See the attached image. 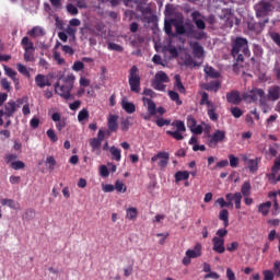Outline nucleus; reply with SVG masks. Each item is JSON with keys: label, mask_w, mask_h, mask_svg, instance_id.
<instances>
[{"label": "nucleus", "mask_w": 280, "mask_h": 280, "mask_svg": "<svg viewBox=\"0 0 280 280\" xmlns=\"http://www.w3.org/2000/svg\"><path fill=\"white\" fill-rule=\"evenodd\" d=\"M231 56L234 58V71L244 65V58H250V48H248V39L244 37H235L231 42Z\"/></svg>", "instance_id": "f257e3e1"}, {"label": "nucleus", "mask_w": 280, "mask_h": 280, "mask_svg": "<svg viewBox=\"0 0 280 280\" xmlns=\"http://www.w3.org/2000/svg\"><path fill=\"white\" fill-rule=\"evenodd\" d=\"M277 5H279L278 0H261L255 5L257 19L268 16V14H270V12H272Z\"/></svg>", "instance_id": "f03ea898"}, {"label": "nucleus", "mask_w": 280, "mask_h": 280, "mask_svg": "<svg viewBox=\"0 0 280 280\" xmlns=\"http://www.w3.org/2000/svg\"><path fill=\"white\" fill-rule=\"evenodd\" d=\"M172 25H174L176 34H178V36L185 35V23L183 22V20L171 19L164 22V32L171 38H176V34L172 32Z\"/></svg>", "instance_id": "7ed1b4c3"}, {"label": "nucleus", "mask_w": 280, "mask_h": 280, "mask_svg": "<svg viewBox=\"0 0 280 280\" xmlns=\"http://www.w3.org/2000/svg\"><path fill=\"white\" fill-rule=\"evenodd\" d=\"M205 105L208 106L207 113L209 119H211V121H218L219 116L218 113H215L218 110V105L209 101V94L207 92L201 93L200 106Z\"/></svg>", "instance_id": "20e7f679"}, {"label": "nucleus", "mask_w": 280, "mask_h": 280, "mask_svg": "<svg viewBox=\"0 0 280 280\" xmlns=\"http://www.w3.org/2000/svg\"><path fill=\"white\" fill-rule=\"evenodd\" d=\"M25 104L24 98H18L16 101H9L3 105L2 113L7 119H10V117H14V113L21 108Z\"/></svg>", "instance_id": "39448f33"}, {"label": "nucleus", "mask_w": 280, "mask_h": 280, "mask_svg": "<svg viewBox=\"0 0 280 280\" xmlns=\"http://www.w3.org/2000/svg\"><path fill=\"white\" fill-rule=\"evenodd\" d=\"M129 86L132 93L141 91V77H139V68L137 66H132L129 70Z\"/></svg>", "instance_id": "423d86ee"}, {"label": "nucleus", "mask_w": 280, "mask_h": 280, "mask_svg": "<svg viewBox=\"0 0 280 280\" xmlns=\"http://www.w3.org/2000/svg\"><path fill=\"white\" fill-rule=\"evenodd\" d=\"M184 27V35L187 36V38H195V40H202L203 38H207V33L205 31H197L190 22H186Z\"/></svg>", "instance_id": "0eeeda50"}, {"label": "nucleus", "mask_w": 280, "mask_h": 280, "mask_svg": "<svg viewBox=\"0 0 280 280\" xmlns=\"http://www.w3.org/2000/svg\"><path fill=\"white\" fill-rule=\"evenodd\" d=\"M264 95H266V92L262 89L254 88L249 92L243 93L242 98L244 100V102L253 104V102H259V98L264 97Z\"/></svg>", "instance_id": "6e6552de"}, {"label": "nucleus", "mask_w": 280, "mask_h": 280, "mask_svg": "<svg viewBox=\"0 0 280 280\" xmlns=\"http://www.w3.org/2000/svg\"><path fill=\"white\" fill-rule=\"evenodd\" d=\"M269 20L266 18L264 21H255L253 18L247 20V30L252 34H261L264 32V27H266V23H268Z\"/></svg>", "instance_id": "1a4fd4ad"}, {"label": "nucleus", "mask_w": 280, "mask_h": 280, "mask_svg": "<svg viewBox=\"0 0 280 280\" xmlns=\"http://www.w3.org/2000/svg\"><path fill=\"white\" fill-rule=\"evenodd\" d=\"M144 106H147L148 114H142L141 117L144 121H150L156 115V103L148 97H142Z\"/></svg>", "instance_id": "9d476101"}, {"label": "nucleus", "mask_w": 280, "mask_h": 280, "mask_svg": "<svg viewBox=\"0 0 280 280\" xmlns=\"http://www.w3.org/2000/svg\"><path fill=\"white\" fill-rule=\"evenodd\" d=\"M173 126L176 127V131L167 130L166 135H168V137H173V139H176V141H183L185 137L180 132H185V130H187V128L185 127V122H183V120H176L175 122H173Z\"/></svg>", "instance_id": "9b49d317"}, {"label": "nucleus", "mask_w": 280, "mask_h": 280, "mask_svg": "<svg viewBox=\"0 0 280 280\" xmlns=\"http://www.w3.org/2000/svg\"><path fill=\"white\" fill-rule=\"evenodd\" d=\"M208 140L209 148H218V143H222L226 139V132L220 129H217L212 136H209Z\"/></svg>", "instance_id": "f8f14e48"}, {"label": "nucleus", "mask_w": 280, "mask_h": 280, "mask_svg": "<svg viewBox=\"0 0 280 280\" xmlns=\"http://www.w3.org/2000/svg\"><path fill=\"white\" fill-rule=\"evenodd\" d=\"M156 161H159V167H161V170H165V167H167V163H170V154L167 152H159L151 158V163H156Z\"/></svg>", "instance_id": "ddd939ff"}, {"label": "nucleus", "mask_w": 280, "mask_h": 280, "mask_svg": "<svg viewBox=\"0 0 280 280\" xmlns=\"http://www.w3.org/2000/svg\"><path fill=\"white\" fill-rule=\"evenodd\" d=\"M71 91H73L71 88H68L67 85H60V81L55 83V93H57V95L63 100H71Z\"/></svg>", "instance_id": "4468645a"}, {"label": "nucleus", "mask_w": 280, "mask_h": 280, "mask_svg": "<svg viewBox=\"0 0 280 280\" xmlns=\"http://www.w3.org/2000/svg\"><path fill=\"white\" fill-rule=\"evenodd\" d=\"M212 250L214 253H218L219 255H222L226 252V247H224V238H219L218 236H214L212 238Z\"/></svg>", "instance_id": "2eb2a0df"}, {"label": "nucleus", "mask_w": 280, "mask_h": 280, "mask_svg": "<svg viewBox=\"0 0 280 280\" xmlns=\"http://www.w3.org/2000/svg\"><path fill=\"white\" fill-rule=\"evenodd\" d=\"M226 102H229V104H234L235 106L242 104V96L240 95V91L233 90L231 92H228Z\"/></svg>", "instance_id": "dca6fc26"}, {"label": "nucleus", "mask_w": 280, "mask_h": 280, "mask_svg": "<svg viewBox=\"0 0 280 280\" xmlns=\"http://www.w3.org/2000/svg\"><path fill=\"white\" fill-rule=\"evenodd\" d=\"M118 119H119V116L109 115L107 119L108 135H110V132H117V130H119V125L117 124Z\"/></svg>", "instance_id": "f3484780"}, {"label": "nucleus", "mask_w": 280, "mask_h": 280, "mask_svg": "<svg viewBox=\"0 0 280 280\" xmlns=\"http://www.w3.org/2000/svg\"><path fill=\"white\" fill-rule=\"evenodd\" d=\"M243 161L247 162V167L250 172V174H255L257 170H259V162L261 161V158H255V159H249L248 158H243Z\"/></svg>", "instance_id": "a211bd4d"}, {"label": "nucleus", "mask_w": 280, "mask_h": 280, "mask_svg": "<svg viewBox=\"0 0 280 280\" xmlns=\"http://www.w3.org/2000/svg\"><path fill=\"white\" fill-rule=\"evenodd\" d=\"M186 256L190 257V259H198V257H202V244L197 243L192 249L186 250Z\"/></svg>", "instance_id": "6ab92c4d"}, {"label": "nucleus", "mask_w": 280, "mask_h": 280, "mask_svg": "<svg viewBox=\"0 0 280 280\" xmlns=\"http://www.w3.org/2000/svg\"><path fill=\"white\" fill-rule=\"evenodd\" d=\"M267 100H269V102H277L278 100H280L279 85H272L268 89Z\"/></svg>", "instance_id": "aec40b11"}, {"label": "nucleus", "mask_w": 280, "mask_h": 280, "mask_svg": "<svg viewBox=\"0 0 280 280\" xmlns=\"http://www.w3.org/2000/svg\"><path fill=\"white\" fill-rule=\"evenodd\" d=\"M35 84L38 89H45V86H51V81H49V77L45 74H37L35 77Z\"/></svg>", "instance_id": "412c9836"}, {"label": "nucleus", "mask_w": 280, "mask_h": 280, "mask_svg": "<svg viewBox=\"0 0 280 280\" xmlns=\"http://www.w3.org/2000/svg\"><path fill=\"white\" fill-rule=\"evenodd\" d=\"M200 16V12L195 11L191 13L192 23H195L197 30H207V24L205 23V20L198 19Z\"/></svg>", "instance_id": "4be33fe9"}, {"label": "nucleus", "mask_w": 280, "mask_h": 280, "mask_svg": "<svg viewBox=\"0 0 280 280\" xmlns=\"http://www.w3.org/2000/svg\"><path fill=\"white\" fill-rule=\"evenodd\" d=\"M27 36H31L32 38L45 36V30L40 26H34L31 31L27 32Z\"/></svg>", "instance_id": "5701e85b"}, {"label": "nucleus", "mask_w": 280, "mask_h": 280, "mask_svg": "<svg viewBox=\"0 0 280 280\" xmlns=\"http://www.w3.org/2000/svg\"><path fill=\"white\" fill-rule=\"evenodd\" d=\"M175 183H180L182 180H189V171H178L174 175Z\"/></svg>", "instance_id": "b1692460"}, {"label": "nucleus", "mask_w": 280, "mask_h": 280, "mask_svg": "<svg viewBox=\"0 0 280 280\" xmlns=\"http://www.w3.org/2000/svg\"><path fill=\"white\" fill-rule=\"evenodd\" d=\"M192 54L195 58H202V56H205V48H202V46H200V44L196 42L195 44H192Z\"/></svg>", "instance_id": "393cba45"}, {"label": "nucleus", "mask_w": 280, "mask_h": 280, "mask_svg": "<svg viewBox=\"0 0 280 280\" xmlns=\"http://www.w3.org/2000/svg\"><path fill=\"white\" fill-rule=\"evenodd\" d=\"M206 75H208V78H212V79H217L220 78V72L218 70H215V68L211 67V66H207L203 69Z\"/></svg>", "instance_id": "a878e982"}, {"label": "nucleus", "mask_w": 280, "mask_h": 280, "mask_svg": "<svg viewBox=\"0 0 280 280\" xmlns=\"http://www.w3.org/2000/svg\"><path fill=\"white\" fill-rule=\"evenodd\" d=\"M252 191H253V186L250 185V182H244L241 187L242 197L250 196Z\"/></svg>", "instance_id": "bb28decb"}, {"label": "nucleus", "mask_w": 280, "mask_h": 280, "mask_svg": "<svg viewBox=\"0 0 280 280\" xmlns=\"http://www.w3.org/2000/svg\"><path fill=\"white\" fill-rule=\"evenodd\" d=\"M270 207H272V202L266 201V202L259 205L258 211L262 215H268V213H270Z\"/></svg>", "instance_id": "cd10ccee"}, {"label": "nucleus", "mask_w": 280, "mask_h": 280, "mask_svg": "<svg viewBox=\"0 0 280 280\" xmlns=\"http://www.w3.org/2000/svg\"><path fill=\"white\" fill-rule=\"evenodd\" d=\"M2 207H9L10 209H20V205L18 201H14V199H2L0 200Z\"/></svg>", "instance_id": "c85d7f7f"}, {"label": "nucleus", "mask_w": 280, "mask_h": 280, "mask_svg": "<svg viewBox=\"0 0 280 280\" xmlns=\"http://www.w3.org/2000/svg\"><path fill=\"white\" fill-rule=\"evenodd\" d=\"M21 45H22L24 51H25V50L36 49V48L34 47V42H32V40L30 39V37H27V36H25V37L22 38Z\"/></svg>", "instance_id": "c756f323"}, {"label": "nucleus", "mask_w": 280, "mask_h": 280, "mask_svg": "<svg viewBox=\"0 0 280 280\" xmlns=\"http://www.w3.org/2000/svg\"><path fill=\"white\" fill-rule=\"evenodd\" d=\"M60 80H62L68 88L73 90V84L75 82V75H73V73L68 74L67 77H61Z\"/></svg>", "instance_id": "7c9ffc66"}, {"label": "nucleus", "mask_w": 280, "mask_h": 280, "mask_svg": "<svg viewBox=\"0 0 280 280\" xmlns=\"http://www.w3.org/2000/svg\"><path fill=\"white\" fill-rule=\"evenodd\" d=\"M121 107L126 110L129 115H132L137 110L135 103H130L128 101H122Z\"/></svg>", "instance_id": "2f4dec72"}, {"label": "nucleus", "mask_w": 280, "mask_h": 280, "mask_svg": "<svg viewBox=\"0 0 280 280\" xmlns=\"http://www.w3.org/2000/svg\"><path fill=\"white\" fill-rule=\"evenodd\" d=\"M175 89L182 94H186L187 90L185 89V85H183V81L180 80V75H175Z\"/></svg>", "instance_id": "473e14b6"}, {"label": "nucleus", "mask_w": 280, "mask_h": 280, "mask_svg": "<svg viewBox=\"0 0 280 280\" xmlns=\"http://www.w3.org/2000/svg\"><path fill=\"white\" fill-rule=\"evenodd\" d=\"M109 152L114 161H121V149H118L117 147L114 145L109 148Z\"/></svg>", "instance_id": "72a5a7b5"}, {"label": "nucleus", "mask_w": 280, "mask_h": 280, "mask_svg": "<svg viewBox=\"0 0 280 280\" xmlns=\"http://www.w3.org/2000/svg\"><path fill=\"white\" fill-rule=\"evenodd\" d=\"M219 220H221V222H223V224L226 229V226H229V210L222 209L219 212Z\"/></svg>", "instance_id": "f704fd0d"}, {"label": "nucleus", "mask_w": 280, "mask_h": 280, "mask_svg": "<svg viewBox=\"0 0 280 280\" xmlns=\"http://www.w3.org/2000/svg\"><path fill=\"white\" fill-rule=\"evenodd\" d=\"M154 80L165 84L170 82V77H167V73H165L164 71H159L156 72Z\"/></svg>", "instance_id": "c9c22d12"}, {"label": "nucleus", "mask_w": 280, "mask_h": 280, "mask_svg": "<svg viewBox=\"0 0 280 280\" xmlns=\"http://www.w3.org/2000/svg\"><path fill=\"white\" fill-rule=\"evenodd\" d=\"M137 215H139V211L137 210V208H128L126 210L127 220H137Z\"/></svg>", "instance_id": "e433bc0d"}, {"label": "nucleus", "mask_w": 280, "mask_h": 280, "mask_svg": "<svg viewBox=\"0 0 280 280\" xmlns=\"http://www.w3.org/2000/svg\"><path fill=\"white\" fill-rule=\"evenodd\" d=\"M3 69H4L5 75L11 78V80H13L14 82L19 83V79H16V71H14L12 68L8 66H4Z\"/></svg>", "instance_id": "4c0bfd02"}, {"label": "nucleus", "mask_w": 280, "mask_h": 280, "mask_svg": "<svg viewBox=\"0 0 280 280\" xmlns=\"http://www.w3.org/2000/svg\"><path fill=\"white\" fill-rule=\"evenodd\" d=\"M36 54V48L31 50H24V60L25 62H34L35 58L34 55Z\"/></svg>", "instance_id": "58836bf2"}, {"label": "nucleus", "mask_w": 280, "mask_h": 280, "mask_svg": "<svg viewBox=\"0 0 280 280\" xmlns=\"http://www.w3.org/2000/svg\"><path fill=\"white\" fill-rule=\"evenodd\" d=\"M168 97H170L173 102H175V104H176L177 106L183 105V101H180V95H178L177 92L168 91Z\"/></svg>", "instance_id": "ea45409f"}, {"label": "nucleus", "mask_w": 280, "mask_h": 280, "mask_svg": "<svg viewBox=\"0 0 280 280\" xmlns=\"http://www.w3.org/2000/svg\"><path fill=\"white\" fill-rule=\"evenodd\" d=\"M89 109L83 108L82 110L79 112L78 114V121L82 124V121H86L89 119Z\"/></svg>", "instance_id": "a19ab883"}, {"label": "nucleus", "mask_w": 280, "mask_h": 280, "mask_svg": "<svg viewBox=\"0 0 280 280\" xmlns=\"http://www.w3.org/2000/svg\"><path fill=\"white\" fill-rule=\"evenodd\" d=\"M90 147L92 148L93 152H95V150H100V148H102V140L97 138L91 139Z\"/></svg>", "instance_id": "79ce46f5"}, {"label": "nucleus", "mask_w": 280, "mask_h": 280, "mask_svg": "<svg viewBox=\"0 0 280 280\" xmlns=\"http://www.w3.org/2000/svg\"><path fill=\"white\" fill-rule=\"evenodd\" d=\"M215 203L220 206L221 209H224V207L233 209V202H228L224 200V198H218L215 200Z\"/></svg>", "instance_id": "37998d69"}, {"label": "nucleus", "mask_w": 280, "mask_h": 280, "mask_svg": "<svg viewBox=\"0 0 280 280\" xmlns=\"http://www.w3.org/2000/svg\"><path fill=\"white\" fill-rule=\"evenodd\" d=\"M34 218H36V210L34 209H27L23 215L24 220H34Z\"/></svg>", "instance_id": "c03bdc74"}, {"label": "nucleus", "mask_w": 280, "mask_h": 280, "mask_svg": "<svg viewBox=\"0 0 280 280\" xmlns=\"http://www.w3.org/2000/svg\"><path fill=\"white\" fill-rule=\"evenodd\" d=\"M114 189L119 194H126L127 190L126 185H124L121 180H116Z\"/></svg>", "instance_id": "a18cd8bd"}, {"label": "nucleus", "mask_w": 280, "mask_h": 280, "mask_svg": "<svg viewBox=\"0 0 280 280\" xmlns=\"http://www.w3.org/2000/svg\"><path fill=\"white\" fill-rule=\"evenodd\" d=\"M152 88L155 91H165V84L161 81H156V79L152 81Z\"/></svg>", "instance_id": "49530a36"}, {"label": "nucleus", "mask_w": 280, "mask_h": 280, "mask_svg": "<svg viewBox=\"0 0 280 280\" xmlns=\"http://www.w3.org/2000/svg\"><path fill=\"white\" fill-rule=\"evenodd\" d=\"M12 170L19 171V170H25V162L23 161H15L11 163Z\"/></svg>", "instance_id": "de8ad7c7"}, {"label": "nucleus", "mask_w": 280, "mask_h": 280, "mask_svg": "<svg viewBox=\"0 0 280 280\" xmlns=\"http://www.w3.org/2000/svg\"><path fill=\"white\" fill-rule=\"evenodd\" d=\"M107 49H109L110 51H124V47L115 43H108Z\"/></svg>", "instance_id": "09e8293b"}, {"label": "nucleus", "mask_w": 280, "mask_h": 280, "mask_svg": "<svg viewBox=\"0 0 280 280\" xmlns=\"http://www.w3.org/2000/svg\"><path fill=\"white\" fill-rule=\"evenodd\" d=\"M66 9L67 12H69V14H71L72 16L78 15V7H75L73 3H68Z\"/></svg>", "instance_id": "8fccbe9b"}, {"label": "nucleus", "mask_w": 280, "mask_h": 280, "mask_svg": "<svg viewBox=\"0 0 280 280\" xmlns=\"http://www.w3.org/2000/svg\"><path fill=\"white\" fill-rule=\"evenodd\" d=\"M220 89V81L210 82L206 86V91H218Z\"/></svg>", "instance_id": "3c124183"}, {"label": "nucleus", "mask_w": 280, "mask_h": 280, "mask_svg": "<svg viewBox=\"0 0 280 280\" xmlns=\"http://www.w3.org/2000/svg\"><path fill=\"white\" fill-rule=\"evenodd\" d=\"M234 198L235 209H242V192H235Z\"/></svg>", "instance_id": "603ef678"}, {"label": "nucleus", "mask_w": 280, "mask_h": 280, "mask_svg": "<svg viewBox=\"0 0 280 280\" xmlns=\"http://www.w3.org/2000/svg\"><path fill=\"white\" fill-rule=\"evenodd\" d=\"M231 114L233 115V117H235V119H240V117L244 115V112L240 107H232Z\"/></svg>", "instance_id": "864d4df0"}, {"label": "nucleus", "mask_w": 280, "mask_h": 280, "mask_svg": "<svg viewBox=\"0 0 280 280\" xmlns=\"http://www.w3.org/2000/svg\"><path fill=\"white\" fill-rule=\"evenodd\" d=\"M47 137L52 141V143H56L58 141V135H56V131L54 129H48L46 131Z\"/></svg>", "instance_id": "5fc2aeb1"}, {"label": "nucleus", "mask_w": 280, "mask_h": 280, "mask_svg": "<svg viewBox=\"0 0 280 280\" xmlns=\"http://www.w3.org/2000/svg\"><path fill=\"white\" fill-rule=\"evenodd\" d=\"M229 161H230V166H232V167H237V165H240V158H237L233 154L229 155Z\"/></svg>", "instance_id": "6e6d98bb"}, {"label": "nucleus", "mask_w": 280, "mask_h": 280, "mask_svg": "<svg viewBox=\"0 0 280 280\" xmlns=\"http://www.w3.org/2000/svg\"><path fill=\"white\" fill-rule=\"evenodd\" d=\"M0 85L4 91H8V93H10V91L12 90V88L10 86V81H8L5 78L1 79Z\"/></svg>", "instance_id": "4d7b16f0"}, {"label": "nucleus", "mask_w": 280, "mask_h": 280, "mask_svg": "<svg viewBox=\"0 0 280 280\" xmlns=\"http://www.w3.org/2000/svg\"><path fill=\"white\" fill-rule=\"evenodd\" d=\"M18 71L22 73V75H26L27 78H30V70H27V67H25L24 65L18 63Z\"/></svg>", "instance_id": "13d9d810"}, {"label": "nucleus", "mask_w": 280, "mask_h": 280, "mask_svg": "<svg viewBox=\"0 0 280 280\" xmlns=\"http://www.w3.org/2000/svg\"><path fill=\"white\" fill-rule=\"evenodd\" d=\"M237 248H240V243L237 242H232L231 244L226 245V250H229V253H235Z\"/></svg>", "instance_id": "bf43d9fd"}, {"label": "nucleus", "mask_w": 280, "mask_h": 280, "mask_svg": "<svg viewBox=\"0 0 280 280\" xmlns=\"http://www.w3.org/2000/svg\"><path fill=\"white\" fill-rule=\"evenodd\" d=\"M171 121L170 119L159 118L155 120V124L159 128H163V126H170Z\"/></svg>", "instance_id": "052dcab7"}, {"label": "nucleus", "mask_w": 280, "mask_h": 280, "mask_svg": "<svg viewBox=\"0 0 280 280\" xmlns=\"http://www.w3.org/2000/svg\"><path fill=\"white\" fill-rule=\"evenodd\" d=\"M264 280H275V272L272 270H264Z\"/></svg>", "instance_id": "680f3d73"}, {"label": "nucleus", "mask_w": 280, "mask_h": 280, "mask_svg": "<svg viewBox=\"0 0 280 280\" xmlns=\"http://www.w3.org/2000/svg\"><path fill=\"white\" fill-rule=\"evenodd\" d=\"M84 69V62L75 61L72 66V71H82Z\"/></svg>", "instance_id": "e2e57ef3"}, {"label": "nucleus", "mask_w": 280, "mask_h": 280, "mask_svg": "<svg viewBox=\"0 0 280 280\" xmlns=\"http://www.w3.org/2000/svg\"><path fill=\"white\" fill-rule=\"evenodd\" d=\"M196 124H197L196 118H194L192 116L187 117V126L189 130H191L196 126Z\"/></svg>", "instance_id": "0e129e2a"}, {"label": "nucleus", "mask_w": 280, "mask_h": 280, "mask_svg": "<svg viewBox=\"0 0 280 280\" xmlns=\"http://www.w3.org/2000/svg\"><path fill=\"white\" fill-rule=\"evenodd\" d=\"M273 73H275L277 80H280V63H279V61L275 62Z\"/></svg>", "instance_id": "69168bd1"}, {"label": "nucleus", "mask_w": 280, "mask_h": 280, "mask_svg": "<svg viewBox=\"0 0 280 280\" xmlns=\"http://www.w3.org/2000/svg\"><path fill=\"white\" fill-rule=\"evenodd\" d=\"M202 125H195V127L190 129L192 135H202Z\"/></svg>", "instance_id": "338daca9"}, {"label": "nucleus", "mask_w": 280, "mask_h": 280, "mask_svg": "<svg viewBox=\"0 0 280 280\" xmlns=\"http://www.w3.org/2000/svg\"><path fill=\"white\" fill-rule=\"evenodd\" d=\"M273 273L276 275V277H280V261L276 260L273 262Z\"/></svg>", "instance_id": "774afa93"}]
</instances>
